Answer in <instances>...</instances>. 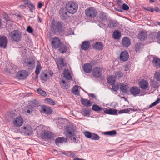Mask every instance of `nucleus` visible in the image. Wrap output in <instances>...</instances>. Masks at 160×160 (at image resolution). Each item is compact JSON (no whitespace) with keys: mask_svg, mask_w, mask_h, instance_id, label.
<instances>
[{"mask_svg":"<svg viewBox=\"0 0 160 160\" xmlns=\"http://www.w3.org/2000/svg\"><path fill=\"white\" fill-rule=\"evenodd\" d=\"M85 12L87 16L91 18L96 17L97 14L96 9L92 7L87 8L85 10Z\"/></svg>","mask_w":160,"mask_h":160,"instance_id":"obj_3","label":"nucleus"},{"mask_svg":"<svg viewBox=\"0 0 160 160\" xmlns=\"http://www.w3.org/2000/svg\"><path fill=\"white\" fill-rule=\"evenodd\" d=\"M67 141V139L65 138L58 137L56 139L55 143L57 146L59 145V143H63Z\"/></svg>","mask_w":160,"mask_h":160,"instance_id":"obj_27","label":"nucleus"},{"mask_svg":"<svg viewBox=\"0 0 160 160\" xmlns=\"http://www.w3.org/2000/svg\"><path fill=\"white\" fill-rule=\"evenodd\" d=\"M78 8L77 3L73 1H69L66 4V8L67 11L72 14L75 13L77 10Z\"/></svg>","mask_w":160,"mask_h":160,"instance_id":"obj_1","label":"nucleus"},{"mask_svg":"<svg viewBox=\"0 0 160 160\" xmlns=\"http://www.w3.org/2000/svg\"><path fill=\"white\" fill-rule=\"evenodd\" d=\"M148 10V11H150L151 12H152L154 11L153 8H150V10Z\"/></svg>","mask_w":160,"mask_h":160,"instance_id":"obj_64","label":"nucleus"},{"mask_svg":"<svg viewBox=\"0 0 160 160\" xmlns=\"http://www.w3.org/2000/svg\"><path fill=\"white\" fill-rule=\"evenodd\" d=\"M42 3L41 2H39L38 4V7L39 8H41L42 6Z\"/></svg>","mask_w":160,"mask_h":160,"instance_id":"obj_60","label":"nucleus"},{"mask_svg":"<svg viewBox=\"0 0 160 160\" xmlns=\"http://www.w3.org/2000/svg\"><path fill=\"white\" fill-rule=\"evenodd\" d=\"M117 4L119 6L122 7V4L123 3L121 1H118Z\"/></svg>","mask_w":160,"mask_h":160,"instance_id":"obj_58","label":"nucleus"},{"mask_svg":"<svg viewBox=\"0 0 160 160\" xmlns=\"http://www.w3.org/2000/svg\"><path fill=\"white\" fill-rule=\"evenodd\" d=\"M138 38L141 41L144 40L147 38V34L146 31L141 32L138 34Z\"/></svg>","mask_w":160,"mask_h":160,"instance_id":"obj_25","label":"nucleus"},{"mask_svg":"<svg viewBox=\"0 0 160 160\" xmlns=\"http://www.w3.org/2000/svg\"><path fill=\"white\" fill-rule=\"evenodd\" d=\"M59 83L62 88L63 89H67L68 88L69 85L64 80H61L60 81Z\"/></svg>","mask_w":160,"mask_h":160,"instance_id":"obj_29","label":"nucleus"},{"mask_svg":"<svg viewBox=\"0 0 160 160\" xmlns=\"http://www.w3.org/2000/svg\"><path fill=\"white\" fill-rule=\"evenodd\" d=\"M157 38L160 40V31L158 32L157 34Z\"/></svg>","mask_w":160,"mask_h":160,"instance_id":"obj_59","label":"nucleus"},{"mask_svg":"<svg viewBox=\"0 0 160 160\" xmlns=\"http://www.w3.org/2000/svg\"><path fill=\"white\" fill-rule=\"evenodd\" d=\"M24 3L26 5H27L30 8V10L31 12H33V10L35 9L34 6L32 4L28 2H25Z\"/></svg>","mask_w":160,"mask_h":160,"instance_id":"obj_34","label":"nucleus"},{"mask_svg":"<svg viewBox=\"0 0 160 160\" xmlns=\"http://www.w3.org/2000/svg\"><path fill=\"white\" fill-rule=\"evenodd\" d=\"M160 102V99L158 98L157 100L153 102L152 104H151L149 106V108H151L153 106H154L157 104H158Z\"/></svg>","mask_w":160,"mask_h":160,"instance_id":"obj_50","label":"nucleus"},{"mask_svg":"<svg viewBox=\"0 0 160 160\" xmlns=\"http://www.w3.org/2000/svg\"><path fill=\"white\" fill-rule=\"evenodd\" d=\"M115 77H113L112 76L109 77L108 78V81L109 83L111 84L112 85L114 84L115 82Z\"/></svg>","mask_w":160,"mask_h":160,"instance_id":"obj_38","label":"nucleus"},{"mask_svg":"<svg viewBox=\"0 0 160 160\" xmlns=\"http://www.w3.org/2000/svg\"><path fill=\"white\" fill-rule=\"evenodd\" d=\"M130 112V110L128 109H125L121 110L118 112L119 114L123 113H128Z\"/></svg>","mask_w":160,"mask_h":160,"instance_id":"obj_53","label":"nucleus"},{"mask_svg":"<svg viewBox=\"0 0 160 160\" xmlns=\"http://www.w3.org/2000/svg\"><path fill=\"white\" fill-rule=\"evenodd\" d=\"M138 84L140 87L143 90L146 89L148 86V83L147 80H141L139 82Z\"/></svg>","mask_w":160,"mask_h":160,"instance_id":"obj_18","label":"nucleus"},{"mask_svg":"<svg viewBox=\"0 0 160 160\" xmlns=\"http://www.w3.org/2000/svg\"><path fill=\"white\" fill-rule=\"evenodd\" d=\"M117 111L116 109H106L104 111V112L106 114H112V115H115L117 113Z\"/></svg>","mask_w":160,"mask_h":160,"instance_id":"obj_31","label":"nucleus"},{"mask_svg":"<svg viewBox=\"0 0 160 160\" xmlns=\"http://www.w3.org/2000/svg\"><path fill=\"white\" fill-rule=\"evenodd\" d=\"M112 89H113L114 91H116L118 90V85H114V84H113L112 85Z\"/></svg>","mask_w":160,"mask_h":160,"instance_id":"obj_56","label":"nucleus"},{"mask_svg":"<svg viewBox=\"0 0 160 160\" xmlns=\"http://www.w3.org/2000/svg\"><path fill=\"white\" fill-rule=\"evenodd\" d=\"M129 57V55L126 51H124L122 52L120 56V60L123 61H126L128 60Z\"/></svg>","mask_w":160,"mask_h":160,"instance_id":"obj_14","label":"nucleus"},{"mask_svg":"<svg viewBox=\"0 0 160 160\" xmlns=\"http://www.w3.org/2000/svg\"><path fill=\"white\" fill-rule=\"evenodd\" d=\"M82 103L83 105L87 107H89L91 106L92 103L89 100L82 98L81 99Z\"/></svg>","mask_w":160,"mask_h":160,"instance_id":"obj_28","label":"nucleus"},{"mask_svg":"<svg viewBox=\"0 0 160 160\" xmlns=\"http://www.w3.org/2000/svg\"><path fill=\"white\" fill-rule=\"evenodd\" d=\"M8 43V39L5 36H0V47L3 48H5Z\"/></svg>","mask_w":160,"mask_h":160,"instance_id":"obj_6","label":"nucleus"},{"mask_svg":"<svg viewBox=\"0 0 160 160\" xmlns=\"http://www.w3.org/2000/svg\"><path fill=\"white\" fill-rule=\"evenodd\" d=\"M59 46V52L62 53H65L67 51V48L66 45L64 44L61 43Z\"/></svg>","mask_w":160,"mask_h":160,"instance_id":"obj_30","label":"nucleus"},{"mask_svg":"<svg viewBox=\"0 0 160 160\" xmlns=\"http://www.w3.org/2000/svg\"><path fill=\"white\" fill-rule=\"evenodd\" d=\"M99 18L101 19L103 21L106 20L107 19L105 13L103 12H100L99 13Z\"/></svg>","mask_w":160,"mask_h":160,"instance_id":"obj_40","label":"nucleus"},{"mask_svg":"<svg viewBox=\"0 0 160 160\" xmlns=\"http://www.w3.org/2000/svg\"><path fill=\"white\" fill-rule=\"evenodd\" d=\"M121 36L120 33L118 31H115L113 34V37L115 39H119Z\"/></svg>","mask_w":160,"mask_h":160,"instance_id":"obj_36","label":"nucleus"},{"mask_svg":"<svg viewBox=\"0 0 160 160\" xmlns=\"http://www.w3.org/2000/svg\"><path fill=\"white\" fill-rule=\"evenodd\" d=\"M41 79L43 81H46L48 79V75L46 73H42L41 75Z\"/></svg>","mask_w":160,"mask_h":160,"instance_id":"obj_45","label":"nucleus"},{"mask_svg":"<svg viewBox=\"0 0 160 160\" xmlns=\"http://www.w3.org/2000/svg\"><path fill=\"white\" fill-rule=\"evenodd\" d=\"M130 91L132 94L134 96H136L139 94L140 90L138 87L134 86L130 88Z\"/></svg>","mask_w":160,"mask_h":160,"instance_id":"obj_12","label":"nucleus"},{"mask_svg":"<svg viewBox=\"0 0 160 160\" xmlns=\"http://www.w3.org/2000/svg\"><path fill=\"white\" fill-rule=\"evenodd\" d=\"M23 123V120L21 117H17L14 118L13 121V124L17 127L21 126Z\"/></svg>","mask_w":160,"mask_h":160,"instance_id":"obj_8","label":"nucleus"},{"mask_svg":"<svg viewBox=\"0 0 160 160\" xmlns=\"http://www.w3.org/2000/svg\"><path fill=\"white\" fill-rule=\"evenodd\" d=\"M78 87V86H75L73 87L72 90V92L76 95H78L79 94Z\"/></svg>","mask_w":160,"mask_h":160,"instance_id":"obj_46","label":"nucleus"},{"mask_svg":"<svg viewBox=\"0 0 160 160\" xmlns=\"http://www.w3.org/2000/svg\"><path fill=\"white\" fill-rule=\"evenodd\" d=\"M33 108L31 105L25 107L23 109V112L25 113L27 112L28 114H29L32 111Z\"/></svg>","mask_w":160,"mask_h":160,"instance_id":"obj_32","label":"nucleus"},{"mask_svg":"<svg viewBox=\"0 0 160 160\" xmlns=\"http://www.w3.org/2000/svg\"><path fill=\"white\" fill-rule=\"evenodd\" d=\"M26 65L30 69H33L35 66V61L32 59L27 60V61L25 62Z\"/></svg>","mask_w":160,"mask_h":160,"instance_id":"obj_13","label":"nucleus"},{"mask_svg":"<svg viewBox=\"0 0 160 160\" xmlns=\"http://www.w3.org/2000/svg\"><path fill=\"white\" fill-rule=\"evenodd\" d=\"M152 62L154 66L156 68H158L160 66V59L157 58L153 59Z\"/></svg>","mask_w":160,"mask_h":160,"instance_id":"obj_22","label":"nucleus"},{"mask_svg":"<svg viewBox=\"0 0 160 160\" xmlns=\"http://www.w3.org/2000/svg\"><path fill=\"white\" fill-rule=\"evenodd\" d=\"M41 135L45 138H50L52 137V134L48 131H42L41 133Z\"/></svg>","mask_w":160,"mask_h":160,"instance_id":"obj_23","label":"nucleus"},{"mask_svg":"<svg viewBox=\"0 0 160 160\" xmlns=\"http://www.w3.org/2000/svg\"><path fill=\"white\" fill-rule=\"evenodd\" d=\"M92 133L88 131H85L84 132V135L86 137L88 138H90Z\"/></svg>","mask_w":160,"mask_h":160,"instance_id":"obj_51","label":"nucleus"},{"mask_svg":"<svg viewBox=\"0 0 160 160\" xmlns=\"http://www.w3.org/2000/svg\"><path fill=\"white\" fill-rule=\"evenodd\" d=\"M150 85L152 88H157L158 87V85L157 82L154 81V80H152L150 82Z\"/></svg>","mask_w":160,"mask_h":160,"instance_id":"obj_39","label":"nucleus"},{"mask_svg":"<svg viewBox=\"0 0 160 160\" xmlns=\"http://www.w3.org/2000/svg\"><path fill=\"white\" fill-rule=\"evenodd\" d=\"M74 131L73 128L71 127H68L65 130V133L67 136L73 142H75L76 141V138L74 137Z\"/></svg>","mask_w":160,"mask_h":160,"instance_id":"obj_4","label":"nucleus"},{"mask_svg":"<svg viewBox=\"0 0 160 160\" xmlns=\"http://www.w3.org/2000/svg\"><path fill=\"white\" fill-rule=\"evenodd\" d=\"M56 63L59 70H62V67L64 66L63 59L62 58H58L57 59Z\"/></svg>","mask_w":160,"mask_h":160,"instance_id":"obj_16","label":"nucleus"},{"mask_svg":"<svg viewBox=\"0 0 160 160\" xmlns=\"http://www.w3.org/2000/svg\"><path fill=\"white\" fill-rule=\"evenodd\" d=\"M102 69L98 67H96L92 70V75L94 77H99L102 74Z\"/></svg>","mask_w":160,"mask_h":160,"instance_id":"obj_9","label":"nucleus"},{"mask_svg":"<svg viewBox=\"0 0 160 160\" xmlns=\"http://www.w3.org/2000/svg\"><path fill=\"white\" fill-rule=\"evenodd\" d=\"M28 76V72L26 71H22L18 72L17 76L20 79H24Z\"/></svg>","mask_w":160,"mask_h":160,"instance_id":"obj_15","label":"nucleus"},{"mask_svg":"<svg viewBox=\"0 0 160 160\" xmlns=\"http://www.w3.org/2000/svg\"><path fill=\"white\" fill-rule=\"evenodd\" d=\"M116 22L112 20H110L108 22V26L109 28H112L116 26Z\"/></svg>","mask_w":160,"mask_h":160,"instance_id":"obj_41","label":"nucleus"},{"mask_svg":"<svg viewBox=\"0 0 160 160\" xmlns=\"http://www.w3.org/2000/svg\"><path fill=\"white\" fill-rule=\"evenodd\" d=\"M64 8H61L59 11V14L61 18L63 19H66L68 17V13Z\"/></svg>","mask_w":160,"mask_h":160,"instance_id":"obj_17","label":"nucleus"},{"mask_svg":"<svg viewBox=\"0 0 160 160\" xmlns=\"http://www.w3.org/2000/svg\"><path fill=\"white\" fill-rule=\"evenodd\" d=\"M122 44L124 47H128L131 44L130 39L127 37L123 38L122 40Z\"/></svg>","mask_w":160,"mask_h":160,"instance_id":"obj_19","label":"nucleus"},{"mask_svg":"<svg viewBox=\"0 0 160 160\" xmlns=\"http://www.w3.org/2000/svg\"><path fill=\"white\" fill-rule=\"evenodd\" d=\"M128 89V86L127 84H121L120 86V90L124 92H126Z\"/></svg>","mask_w":160,"mask_h":160,"instance_id":"obj_33","label":"nucleus"},{"mask_svg":"<svg viewBox=\"0 0 160 160\" xmlns=\"http://www.w3.org/2000/svg\"><path fill=\"white\" fill-rule=\"evenodd\" d=\"M45 100V102L48 104L53 105L55 104L54 102L51 99L48 98L46 99Z\"/></svg>","mask_w":160,"mask_h":160,"instance_id":"obj_43","label":"nucleus"},{"mask_svg":"<svg viewBox=\"0 0 160 160\" xmlns=\"http://www.w3.org/2000/svg\"><path fill=\"white\" fill-rule=\"evenodd\" d=\"M11 40L14 42L20 41L22 37L21 32L17 30H15L10 32L9 34Z\"/></svg>","mask_w":160,"mask_h":160,"instance_id":"obj_2","label":"nucleus"},{"mask_svg":"<svg viewBox=\"0 0 160 160\" xmlns=\"http://www.w3.org/2000/svg\"><path fill=\"white\" fill-rule=\"evenodd\" d=\"M42 67L39 64L37 66L36 69L35 71V73L36 75H38L41 70Z\"/></svg>","mask_w":160,"mask_h":160,"instance_id":"obj_47","label":"nucleus"},{"mask_svg":"<svg viewBox=\"0 0 160 160\" xmlns=\"http://www.w3.org/2000/svg\"><path fill=\"white\" fill-rule=\"evenodd\" d=\"M135 46V51L137 52H139L140 50L143 48V45L140 43H138L136 44Z\"/></svg>","mask_w":160,"mask_h":160,"instance_id":"obj_35","label":"nucleus"},{"mask_svg":"<svg viewBox=\"0 0 160 160\" xmlns=\"http://www.w3.org/2000/svg\"><path fill=\"white\" fill-rule=\"evenodd\" d=\"M154 77L158 81H160V71L156 72L154 74Z\"/></svg>","mask_w":160,"mask_h":160,"instance_id":"obj_48","label":"nucleus"},{"mask_svg":"<svg viewBox=\"0 0 160 160\" xmlns=\"http://www.w3.org/2000/svg\"><path fill=\"white\" fill-rule=\"evenodd\" d=\"M38 94L41 95L45 97L46 95V92L40 88H39L38 90Z\"/></svg>","mask_w":160,"mask_h":160,"instance_id":"obj_49","label":"nucleus"},{"mask_svg":"<svg viewBox=\"0 0 160 160\" xmlns=\"http://www.w3.org/2000/svg\"><path fill=\"white\" fill-rule=\"evenodd\" d=\"M92 109L93 110L96 111H99L102 110V108L96 105H92Z\"/></svg>","mask_w":160,"mask_h":160,"instance_id":"obj_44","label":"nucleus"},{"mask_svg":"<svg viewBox=\"0 0 160 160\" xmlns=\"http://www.w3.org/2000/svg\"><path fill=\"white\" fill-rule=\"evenodd\" d=\"M82 112L85 116H88L90 114V112L88 109H83L82 110Z\"/></svg>","mask_w":160,"mask_h":160,"instance_id":"obj_54","label":"nucleus"},{"mask_svg":"<svg viewBox=\"0 0 160 160\" xmlns=\"http://www.w3.org/2000/svg\"><path fill=\"white\" fill-rule=\"evenodd\" d=\"M83 69L86 72L89 73L92 70V66L89 63L85 64L84 65Z\"/></svg>","mask_w":160,"mask_h":160,"instance_id":"obj_20","label":"nucleus"},{"mask_svg":"<svg viewBox=\"0 0 160 160\" xmlns=\"http://www.w3.org/2000/svg\"><path fill=\"white\" fill-rule=\"evenodd\" d=\"M27 31L29 33H32L33 32V30L32 28L30 26L27 27Z\"/></svg>","mask_w":160,"mask_h":160,"instance_id":"obj_57","label":"nucleus"},{"mask_svg":"<svg viewBox=\"0 0 160 160\" xmlns=\"http://www.w3.org/2000/svg\"><path fill=\"white\" fill-rule=\"evenodd\" d=\"M61 44L59 39L57 37H55L52 39L51 44L53 48H57Z\"/></svg>","mask_w":160,"mask_h":160,"instance_id":"obj_7","label":"nucleus"},{"mask_svg":"<svg viewBox=\"0 0 160 160\" xmlns=\"http://www.w3.org/2000/svg\"><path fill=\"white\" fill-rule=\"evenodd\" d=\"M103 47V45L100 42H96L93 46V48L98 50H102Z\"/></svg>","mask_w":160,"mask_h":160,"instance_id":"obj_24","label":"nucleus"},{"mask_svg":"<svg viewBox=\"0 0 160 160\" xmlns=\"http://www.w3.org/2000/svg\"><path fill=\"white\" fill-rule=\"evenodd\" d=\"M115 74L116 77L120 78L123 76V74L120 71L116 72L115 73Z\"/></svg>","mask_w":160,"mask_h":160,"instance_id":"obj_55","label":"nucleus"},{"mask_svg":"<svg viewBox=\"0 0 160 160\" xmlns=\"http://www.w3.org/2000/svg\"><path fill=\"white\" fill-rule=\"evenodd\" d=\"M90 46V44L89 42L88 41H84L82 42L81 45V48L83 50H87Z\"/></svg>","mask_w":160,"mask_h":160,"instance_id":"obj_21","label":"nucleus"},{"mask_svg":"<svg viewBox=\"0 0 160 160\" xmlns=\"http://www.w3.org/2000/svg\"><path fill=\"white\" fill-rule=\"evenodd\" d=\"M40 111L44 113L50 114L52 112V110L49 107L42 106L41 107Z\"/></svg>","mask_w":160,"mask_h":160,"instance_id":"obj_11","label":"nucleus"},{"mask_svg":"<svg viewBox=\"0 0 160 160\" xmlns=\"http://www.w3.org/2000/svg\"><path fill=\"white\" fill-rule=\"evenodd\" d=\"M73 160H85L84 159H80V158H74Z\"/></svg>","mask_w":160,"mask_h":160,"instance_id":"obj_63","label":"nucleus"},{"mask_svg":"<svg viewBox=\"0 0 160 160\" xmlns=\"http://www.w3.org/2000/svg\"><path fill=\"white\" fill-rule=\"evenodd\" d=\"M22 132L26 135H30L32 134V128L29 125L22 127Z\"/></svg>","mask_w":160,"mask_h":160,"instance_id":"obj_10","label":"nucleus"},{"mask_svg":"<svg viewBox=\"0 0 160 160\" xmlns=\"http://www.w3.org/2000/svg\"><path fill=\"white\" fill-rule=\"evenodd\" d=\"M51 28L52 31L55 33L61 32L62 29V25L59 22L53 21L52 23Z\"/></svg>","mask_w":160,"mask_h":160,"instance_id":"obj_5","label":"nucleus"},{"mask_svg":"<svg viewBox=\"0 0 160 160\" xmlns=\"http://www.w3.org/2000/svg\"><path fill=\"white\" fill-rule=\"evenodd\" d=\"M116 132L115 130L104 132V134L110 136H114L116 134Z\"/></svg>","mask_w":160,"mask_h":160,"instance_id":"obj_37","label":"nucleus"},{"mask_svg":"<svg viewBox=\"0 0 160 160\" xmlns=\"http://www.w3.org/2000/svg\"><path fill=\"white\" fill-rule=\"evenodd\" d=\"M99 138L100 137L98 135L94 133H92L90 139L92 140H98Z\"/></svg>","mask_w":160,"mask_h":160,"instance_id":"obj_42","label":"nucleus"},{"mask_svg":"<svg viewBox=\"0 0 160 160\" xmlns=\"http://www.w3.org/2000/svg\"><path fill=\"white\" fill-rule=\"evenodd\" d=\"M20 7L22 9H24L26 7V6H25L24 5H20Z\"/></svg>","mask_w":160,"mask_h":160,"instance_id":"obj_62","label":"nucleus"},{"mask_svg":"<svg viewBox=\"0 0 160 160\" xmlns=\"http://www.w3.org/2000/svg\"><path fill=\"white\" fill-rule=\"evenodd\" d=\"M154 10L156 12H158L159 11V9L158 8H155Z\"/></svg>","mask_w":160,"mask_h":160,"instance_id":"obj_61","label":"nucleus"},{"mask_svg":"<svg viewBox=\"0 0 160 160\" xmlns=\"http://www.w3.org/2000/svg\"><path fill=\"white\" fill-rule=\"evenodd\" d=\"M63 74L64 77L66 79L70 80L72 78V77L71 74L68 69H65L63 72Z\"/></svg>","mask_w":160,"mask_h":160,"instance_id":"obj_26","label":"nucleus"},{"mask_svg":"<svg viewBox=\"0 0 160 160\" xmlns=\"http://www.w3.org/2000/svg\"><path fill=\"white\" fill-rule=\"evenodd\" d=\"M122 8L125 11H127L129 9V6L125 3H123L122 4Z\"/></svg>","mask_w":160,"mask_h":160,"instance_id":"obj_52","label":"nucleus"}]
</instances>
